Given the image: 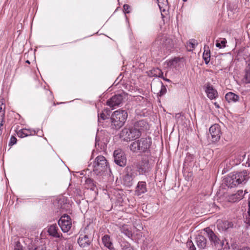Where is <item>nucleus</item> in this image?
<instances>
[{
    "label": "nucleus",
    "mask_w": 250,
    "mask_h": 250,
    "mask_svg": "<svg viewBox=\"0 0 250 250\" xmlns=\"http://www.w3.org/2000/svg\"><path fill=\"white\" fill-rule=\"evenodd\" d=\"M146 123L143 120L136 122L134 128H124L120 134L121 139L126 141L139 138L141 136V131L144 129L142 128L146 125Z\"/></svg>",
    "instance_id": "1"
},
{
    "label": "nucleus",
    "mask_w": 250,
    "mask_h": 250,
    "mask_svg": "<svg viewBox=\"0 0 250 250\" xmlns=\"http://www.w3.org/2000/svg\"><path fill=\"white\" fill-rule=\"evenodd\" d=\"M249 174L246 170L234 172L230 173L225 179V183L229 188H233L242 183H245L248 180Z\"/></svg>",
    "instance_id": "2"
},
{
    "label": "nucleus",
    "mask_w": 250,
    "mask_h": 250,
    "mask_svg": "<svg viewBox=\"0 0 250 250\" xmlns=\"http://www.w3.org/2000/svg\"><path fill=\"white\" fill-rule=\"evenodd\" d=\"M93 172L97 175H104L111 172L108 163L105 158L102 155L98 156L93 164Z\"/></svg>",
    "instance_id": "3"
},
{
    "label": "nucleus",
    "mask_w": 250,
    "mask_h": 250,
    "mask_svg": "<svg viewBox=\"0 0 250 250\" xmlns=\"http://www.w3.org/2000/svg\"><path fill=\"white\" fill-rule=\"evenodd\" d=\"M151 144L150 138H141L132 142L129 147L133 152H146L149 150Z\"/></svg>",
    "instance_id": "4"
},
{
    "label": "nucleus",
    "mask_w": 250,
    "mask_h": 250,
    "mask_svg": "<svg viewBox=\"0 0 250 250\" xmlns=\"http://www.w3.org/2000/svg\"><path fill=\"white\" fill-rule=\"evenodd\" d=\"M127 118V113L125 110H118L114 111L111 118L112 125L116 129H119L124 125Z\"/></svg>",
    "instance_id": "5"
},
{
    "label": "nucleus",
    "mask_w": 250,
    "mask_h": 250,
    "mask_svg": "<svg viewBox=\"0 0 250 250\" xmlns=\"http://www.w3.org/2000/svg\"><path fill=\"white\" fill-rule=\"evenodd\" d=\"M136 167L139 173L143 174L148 172L152 168V165L149 163L148 157H144L137 163Z\"/></svg>",
    "instance_id": "6"
},
{
    "label": "nucleus",
    "mask_w": 250,
    "mask_h": 250,
    "mask_svg": "<svg viewBox=\"0 0 250 250\" xmlns=\"http://www.w3.org/2000/svg\"><path fill=\"white\" fill-rule=\"evenodd\" d=\"M58 224L63 232H67L72 227V221L67 215L62 216L58 221Z\"/></svg>",
    "instance_id": "7"
},
{
    "label": "nucleus",
    "mask_w": 250,
    "mask_h": 250,
    "mask_svg": "<svg viewBox=\"0 0 250 250\" xmlns=\"http://www.w3.org/2000/svg\"><path fill=\"white\" fill-rule=\"evenodd\" d=\"M113 156L115 163L120 167H124L126 164V158L125 152L121 149L114 151Z\"/></svg>",
    "instance_id": "8"
},
{
    "label": "nucleus",
    "mask_w": 250,
    "mask_h": 250,
    "mask_svg": "<svg viewBox=\"0 0 250 250\" xmlns=\"http://www.w3.org/2000/svg\"><path fill=\"white\" fill-rule=\"evenodd\" d=\"M209 130L212 142H216L220 140L222 133L220 126L218 124H214L211 125Z\"/></svg>",
    "instance_id": "9"
},
{
    "label": "nucleus",
    "mask_w": 250,
    "mask_h": 250,
    "mask_svg": "<svg viewBox=\"0 0 250 250\" xmlns=\"http://www.w3.org/2000/svg\"><path fill=\"white\" fill-rule=\"evenodd\" d=\"M123 97L121 94H117L112 96L106 103L107 105L110 107L119 106L123 102Z\"/></svg>",
    "instance_id": "10"
},
{
    "label": "nucleus",
    "mask_w": 250,
    "mask_h": 250,
    "mask_svg": "<svg viewBox=\"0 0 250 250\" xmlns=\"http://www.w3.org/2000/svg\"><path fill=\"white\" fill-rule=\"evenodd\" d=\"M58 227L56 224L51 225L48 227L47 232L50 236L54 238H60L61 240H65L66 239L62 236V233L58 232Z\"/></svg>",
    "instance_id": "11"
},
{
    "label": "nucleus",
    "mask_w": 250,
    "mask_h": 250,
    "mask_svg": "<svg viewBox=\"0 0 250 250\" xmlns=\"http://www.w3.org/2000/svg\"><path fill=\"white\" fill-rule=\"evenodd\" d=\"M194 243L197 247L200 250L205 249L207 246L206 238L202 235H198L194 238Z\"/></svg>",
    "instance_id": "12"
},
{
    "label": "nucleus",
    "mask_w": 250,
    "mask_h": 250,
    "mask_svg": "<svg viewBox=\"0 0 250 250\" xmlns=\"http://www.w3.org/2000/svg\"><path fill=\"white\" fill-rule=\"evenodd\" d=\"M205 92L207 95L208 97L210 100H213L218 97V92L215 89L213 86L209 83L206 84Z\"/></svg>",
    "instance_id": "13"
},
{
    "label": "nucleus",
    "mask_w": 250,
    "mask_h": 250,
    "mask_svg": "<svg viewBox=\"0 0 250 250\" xmlns=\"http://www.w3.org/2000/svg\"><path fill=\"white\" fill-rule=\"evenodd\" d=\"M78 243L80 247L84 248L89 246L91 241L87 235L81 234L78 239Z\"/></svg>",
    "instance_id": "14"
},
{
    "label": "nucleus",
    "mask_w": 250,
    "mask_h": 250,
    "mask_svg": "<svg viewBox=\"0 0 250 250\" xmlns=\"http://www.w3.org/2000/svg\"><path fill=\"white\" fill-rule=\"evenodd\" d=\"M204 230L207 233L210 242H213L215 244L218 243V241L219 240L218 238L210 229L207 228L204 229Z\"/></svg>",
    "instance_id": "15"
},
{
    "label": "nucleus",
    "mask_w": 250,
    "mask_h": 250,
    "mask_svg": "<svg viewBox=\"0 0 250 250\" xmlns=\"http://www.w3.org/2000/svg\"><path fill=\"white\" fill-rule=\"evenodd\" d=\"M35 134V131L29 129L23 128L17 131V134L18 137L24 138Z\"/></svg>",
    "instance_id": "16"
},
{
    "label": "nucleus",
    "mask_w": 250,
    "mask_h": 250,
    "mask_svg": "<svg viewBox=\"0 0 250 250\" xmlns=\"http://www.w3.org/2000/svg\"><path fill=\"white\" fill-rule=\"evenodd\" d=\"M147 191L146 187V183L145 182L141 181L139 182L136 189V193L140 195L142 194L145 193Z\"/></svg>",
    "instance_id": "17"
},
{
    "label": "nucleus",
    "mask_w": 250,
    "mask_h": 250,
    "mask_svg": "<svg viewBox=\"0 0 250 250\" xmlns=\"http://www.w3.org/2000/svg\"><path fill=\"white\" fill-rule=\"evenodd\" d=\"M225 99L229 103H236L239 100V96L234 93L229 92L226 94Z\"/></svg>",
    "instance_id": "18"
},
{
    "label": "nucleus",
    "mask_w": 250,
    "mask_h": 250,
    "mask_svg": "<svg viewBox=\"0 0 250 250\" xmlns=\"http://www.w3.org/2000/svg\"><path fill=\"white\" fill-rule=\"evenodd\" d=\"M233 224L231 222L228 221H219L217 224L218 227L222 230H227L233 227Z\"/></svg>",
    "instance_id": "19"
},
{
    "label": "nucleus",
    "mask_w": 250,
    "mask_h": 250,
    "mask_svg": "<svg viewBox=\"0 0 250 250\" xmlns=\"http://www.w3.org/2000/svg\"><path fill=\"white\" fill-rule=\"evenodd\" d=\"M85 187L92 190H95L96 188V183L91 179L87 178L85 181Z\"/></svg>",
    "instance_id": "20"
},
{
    "label": "nucleus",
    "mask_w": 250,
    "mask_h": 250,
    "mask_svg": "<svg viewBox=\"0 0 250 250\" xmlns=\"http://www.w3.org/2000/svg\"><path fill=\"white\" fill-rule=\"evenodd\" d=\"M103 242L106 247L112 250L113 249L112 244L110 241V238L108 235H104L102 238Z\"/></svg>",
    "instance_id": "21"
},
{
    "label": "nucleus",
    "mask_w": 250,
    "mask_h": 250,
    "mask_svg": "<svg viewBox=\"0 0 250 250\" xmlns=\"http://www.w3.org/2000/svg\"><path fill=\"white\" fill-rule=\"evenodd\" d=\"M121 231L128 237L132 236V232L128 225H123L120 228Z\"/></svg>",
    "instance_id": "22"
},
{
    "label": "nucleus",
    "mask_w": 250,
    "mask_h": 250,
    "mask_svg": "<svg viewBox=\"0 0 250 250\" xmlns=\"http://www.w3.org/2000/svg\"><path fill=\"white\" fill-rule=\"evenodd\" d=\"M244 79L246 83H250V63L245 68Z\"/></svg>",
    "instance_id": "23"
},
{
    "label": "nucleus",
    "mask_w": 250,
    "mask_h": 250,
    "mask_svg": "<svg viewBox=\"0 0 250 250\" xmlns=\"http://www.w3.org/2000/svg\"><path fill=\"white\" fill-rule=\"evenodd\" d=\"M151 73L153 76L163 78V72L160 69L158 68H155L152 70L151 71Z\"/></svg>",
    "instance_id": "24"
},
{
    "label": "nucleus",
    "mask_w": 250,
    "mask_h": 250,
    "mask_svg": "<svg viewBox=\"0 0 250 250\" xmlns=\"http://www.w3.org/2000/svg\"><path fill=\"white\" fill-rule=\"evenodd\" d=\"M210 50H205L203 55V58L206 64H208L210 61Z\"/></svg>",
    "instance_id": "25"
},
{
    "label": "nucleus",
    "mask_w": 250,
    "mask_h": 250,
    "mask_svg": "<svg viewBox=\"0 0 250 250\" xmlns=\"http://www.w3.org/2000/svg\"><path fill=\"white\" fill-rule=\"evenodd\" d=\"M227 43V41L225 38L222 39L220 41L217 40L216 43V47L222 48H224L226 46V43Z\"/></svg>",
    "instance_id": "26"
},
{
    "label": "nucleus",
    "mask_w": 250,
    "mask_h": 250,
    "mask_svg": "<svg viewBox=\"0 0 250 250\" xmlns=\"http://www.w3.org/2000/svg\"><path fill=\"white\" fill-rule=\"evenodd\" d=\"M179 61L178 58H174V59L170 60L167 62V65L170 67H175L176 64Z\"/></svg>",
    "instance_id": "27"
},
{
    "label": "nucleus",
    "mask_w": 250,
    "mask_h": 250,
    "mask_svg": "<svg viewBox=\"0 0 250 250\" xmlns=\"http://www.w3.org/2000/svg\"><path fill=\"white\" fill-rule=\"evenodd\" d=\"M5 104L2 102H0V118L5 117Z\"/></svg>",
    "instance_id": "28"
},
{
    "label": "nucleus",
    "mask_w": 250,
    "mask_h": 250,
    "mask_svg": "<svg viewBox=\"0 0 250 250\" xmlns=\"http://www.w3.org/2000/svg\"><path fill=\"white\" fill-rule=\"evenodd\" d=\"M157 1L160 10H161L164 6L167 5L168 3L167 0H157Z\"/></svg>",
    "instance_id": "29"
},
{
    "label": "nucleus",
    "mask_w": 250,
    "mask_h": 250,
    "mask_svg": "<svg viewBox=\"0 0 250 250\" xmlns=\"http://www.w3.org/2000/svg\"><path fill=\"white\" fill-rule=\"evenodd\" d=\"M248 216L246 218V223L250 225V196L249 198Z\"/></svg>",
    "instance_id": "30"
},
{
    "label": "nucleus",
    "mask_w": 250,
    "mask_h": 250,
    "mask_svg": "<svg viewBox=\"0 0 250 250\" xmlns=\"http://www.w3.org/2000/svg\"><path fill=\"white\" fill-rule=\"evenodd\" d=\"M187 245L189 250H196V248L191 240H188Z\"/></svg>",
    "instance_id": "31"
},
{
    "label": "nucleus",
    "mask_w": 250,
    "mask_h": 250,
    "mask_svg": "<svg viewBox=\"0 0 250 250\" xmlns=\"http://www.w3.org/2000/svg\"><path fill=\"white\" fill-rule=\"evenodd\" d=\"M166 92H167V89H166V87L163 84H162L161 89L160 90V92L159 93V96H163L164 94H165L166 93Z\"/></svg>",
    "instance_id": "32"
},
{
    "label": "nucleus",
    "mask_w": 250,
    "mask_h": 250,
    "mask_svg": "<svg viewBox=\"0 0 250 250\" xmlns=\"http://www.w3.org/2000/svg\"><path fill=\"white\" fill-rule=\"evenodd\" d=\"M106 118H107V115L103 112L98 114V120L100 122L101 120H104Z\"/></svg>",
    "instance_id": "33"
},
{
    "label": "nucleus",
    "mask_w": 250,
    "mask_h": 250,
    "mask_svg": "<svg viewBox=\"0 0 250 250\" xmlns=\"http://www.w3.org/2000/svg\"><path fill=\"white\" fill-rule=\"evenodd\" d=\"M4 123V117L0 118V135L2 134V126L3 125V124Z\"/></svg>",
    "instance_id": "34"
},
{
    "label": "nucleus",
    "mask_w": 250,
    "mask_h": 250,
    "mask_svg": "<svg viewBox=\"0 0 250 250\" xmlns=\"http://www.w3.org/2000/svg\"><path fill=\"white\" fill-rule=\"evenodd\" d=\"M123 250H135L132 246L128 243L125 244L123 248Z\"/></svg>",
    "instance_id": "35"
},
{
    "label": "nucleus",
    "mask_w": 250,
    "mask_h": 250,
    "mask_svg": "<svg viewBox=\"0 0 250 250\" xmlns=\"http://www.w3.org/2000/svg\"><path fill=\"white\" fill-rule=\"evenodd\" d=\"M17 143V138L14 136H12L10 138V140L9 142V145H14Z\"/></svg>",
    "instance_id": "36"
},
{
    "label": "nucleus",
    "mask_w": 250,
    "mask_h": 250,
    "mask_svg": "<svg viewBox=\"0 0 250 250\" xmlns=\"http://www.w3.org/2000/svg\"><path fill=\"white\" fill-rule=\"evenodd\" d=\"M124 11L126 13H130V7L128 4H125L124 5Z\"/></svg>",
    "instance_id": "37"
},
{
    "label": "nucleus",
    "mask_w": 250,
    "mask_h": 250,
    "mask_svg": "<svg viewBox=\"0 0 250 250\" xmlns=\"http://www.w3.org/2000/svg\"><path fill=\"white\" fill-rule=\"evenodd\" d=\"M189 44L191 45V46L192 48H194L195 47V45L197 44V42L195 40L192 39L189 42Z\"/></svg>",
    "instance_id": "38"
},
{
    "label": "nucleus",
    "mask_w": 250,
    "mask_h": 250,
    "mask_svg": "<svg viewBox=\"0 0 250 250\" xmlns=\"http://www.w3.org/2000/svg\"><path fill=\"white\" fill-rule=\"evenodd\" d=\"M243 192L242 190H239L238 191L237 194L239 196L238 199H242L243 197Z\"/></svg>",
    "instance_id": "39"
},
{
    "label": "nucleus",
    "mask_w": 250,
    "mask_h": 250,
    "mask_svg": "<svg viewBox=\"0 0 250 250\" xmlns=\"http://www.w3.org/2000/svg\"><path fill=\"white\" fill-rule=\"evenodd\" d=\"M14 250H22V246H21L20 244H17Z\"/></svg>",
    "instance_id": "40"
},
{
    "label": "nucleus",
    "mask_w": 250,
    "mask_h": 250,
    "mask_svg": "<svg viewBox=\"0 0 250 250\" xmlns=\"http://www.w3.org/2000/svg\"><path fill=\"white\" fill-rule=\"evenodd\" d=\"M246 164L248 167H250V155L248 156L247 161L246 162Z\"/></svg>",
    "instance_id": "41"
},
{
    "label": "nucleus",
    "mask_w": 250,
    "mask_h": 250,
    "mask_svg": "<svg viewBox=\"0 0 250 250\" xmlns=\"http://www.w3.org/2000/svg\"><path fill=\"white\" fill-rule=\"evenodd\" d=\"M155 43H157L158 44H161V41L160 40H159L158 38L157 39L155 42Z\"/></svg>",
    "instance_id": "42"
},
{
    "label": "nucleus",
    "mask_w": 250,
    "mask_h": 250,
    "mask_svg": "<svg viewBox=\"0 0 250 250\" xmlns=\"http://www.w3.org/2000/svg\"><path fill=\"white\" fill-rule=\"evenodd\" d=\"M240 250H250V248L249 247H244L241 249Z\"/></svg>",
    "instance_id": "43"
},
{
    "label": "nucleus",
    "mask_w": 250,
    "mask_h": 250,
    "mask_svg": "<svg viewBox=\"0 0 250 250\" xmlns=\"http://www.w3.org/2000/svg\"><path fill=\"white\" fill-rule=\"evenodd\" d=\"M214 104L216 108H219L220 107L219 104L217 102H215Z\"/></svg>",
    "instance_id": "44"
},
{
    "label": "nucleus",
    "mask_w": 250,
    "mask_h": 250,
    "mask_svg": "<svg viewBox=\"0 0 250 250\" xmlns=\"http://www.w3.org/2000/svg\"><path fill=\"white\" fill-rule=\"evenodd\" d=\"M97 145L99 146V141H98L97 138L96 137V138L95 146H97Z\"/></svg>",
    "instance_id": "45"
},
{
    "label": "nucleus",
    "mask_w": 250,
    "mask_h": 250,
    "mask_svg": "<svg viewBox=\"0 0 250 250\" xmlns=\"http://www.w3.org/2000/svg\"><path fill=\"white\" fill-rule=\"evenodd\" d=\"M36 249H37L36 248H29V250H36Z\"/></svg>",
    "instance_id": "46"
},
{
    "label": "nucleus",
    "mask_w": 250,
    "mask_h": 250,
    "mask_svg": "<svg viewBox=\"0 0 250 250\" xmlns=\"http://www.w3.org/2000/svg\"><path fill=\"white\" fill-rule=\"evenodd\" d=\"M125 178L128 179L129 180H130V178L129 177V176L128 174L125 176Z\"/></svg>",
    "instance_id": "47"
},
{
    "label": "nucleus",
    "mask_w": 250,
    "mask_h": 250,
    "mask_svg": "<svg viewBox=\"0 0 250 250\" xmlns=\"http://www.w3.org/2000/svg\"><path fill=\"white\" fill-rule=\"evenodd\" d=\"M164 80L166 81H168L169 82V79H165L163 77L162 78Z\"/></svg>",
    "instance_id": "48"
},
{
    "label": "nucleus",
    "mask_w": 250,
    "mask_h": 250,
    "mask_svg": "<svg viewBox=\"0 0 250 250\" xmlns=\"http://www.w3.org/2000/svg\"><path fill=\"white\" fill-rule=\"evenodd\" d=\"M26 62L27 63H30V62L28 60H27L26 61Z\"/></svg>",
    "instance_id": "49"
},
{
    "label": "nucleus",
    "mask_w": 250,
    "mask_h": 250,
    "mask_svg": "<svg viewBox=\"0 0 250 250\" xmlns=\"http://www.w3.org/2000/svg\"><path fill=\"white\" fill-rule=\"evenodd\" d=\"M183 0L184 1H185V2L187 1V0Z\"/></svg>",
    "instance_id": "50"
}]
</instances>
